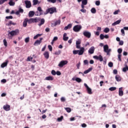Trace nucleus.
Listing matches in <instances>:
<instances>
[{
	"label": "nucleus",
	"instance_id": "44",
	"mask_svg": "<svg viewBox=\"0 0 128 128\" xmlns=\"http://www.w3.org/2000/svg\"><path fill=\"white\" fill-rule=\"evenodd\" d=\"M63 119H64V116H61L60 118H58V122H62V120Z\"/></svg>",
	"mask_w": 128,
	"mask_h": 128
},
{
	"label": "nucleus",
	"instance_id": "50",
	"mask_svg": "<svg viewBox=\"0 0 128 128\" xmlns=\"http://www.w3.org/2000/svg\"><path fill=\"white\" fill-rule=\"evenodd\" d=\"M51 74L52 76H56V72L54 70H52Z\"/></svg>",
	"mask_w": 128,
	"mask_h": 128
},
{
	"label": "nucleus",
	"instance_id": "34",
	"mask_svg": "<svg viewBox=\"0 0 128 128\" xmlns=\"http://www.w3.org/2000/svg\"><path fill=\"white\" fill-rule=\"evenodd\" d=\"M91 12L92 14H96V8H93L91 9Z\"/></svg>",
	"mask_w": 128,
	"mask_h": 128
},
{
	"label": "nucleus",
	"instance_id": "9",
	"mask_svg": "<svg viewBox=\"0 0 128 128\" xmlns=\"http://www.w3.org/2000/svg\"><path fill=\"white\" fill-rule=\"evenodd\" d=\"M83 35L84 36H86V38H90V36H92V34L88 31L84 32Z\"/></svg>",
	"mask_w": 128,
	"mask_h": 128
},
{
	"label": "nucleus",
	"instance_id": "32",
	"mask_svg": "<svg viewBox=\"0 0 128 128\" xmlns=\"http://www.w3.org/2000/svg\"><path fill=\"white\" fill-rule=\"evenodd\" d=\"M64 110L67 112H72V108H64Z\"/></svg>",
	"mask_w": 128,
	"mask_h": 128
},
{
	"label": "nucleus",
	"instance_id": "56",
	"mask_svg": "<svg viewBox=\"0 0 128 128\" xmlns=\"http://www.w3.org/2000/svg\"><path fill=\"white\" fill-rule=\"evenodd\" d=\"M113 74H118V70H116V69H114L113 70Z\"/></svg>",
	"mask_w": 128,
	"mask_h": 128
},
{
	"label": "nucleus",
	"instance_id": "26",
	"mask_svg": "<svg viewBox=\"0 0 128 128\" xmlns=\"http://www.w3.org/2000/svg\"><path fill=\"white\" fill-rule=\"evenodd\" d=\"M8 4L10 6H14V4H16V2H12V0H10V2H8Z\"/></svg>",
	"mask_w": 128,
	"mask_h": 128
},
{
	"label": "nucleus",
	"instance_id": "49",
	"mask_svg": "<svg viewBox=\"0 0 128 128\" xmlns=\"http://www.w3.org/2000/svg\"><path fill=\"white\" fill-rule=\"evenodd\" d=\"M60 24V20H57L55 22V24L56 26L58 24Z\"/></svg>",
	"mask_w": 128,
	"mask_h": 128
},
{
	"label": "nucleus",
	"instance_id": "61",
	"mask_svg": "<svg viewBox=\"0 0 128 128\" xmlns=\"http://www.w3.org/2000/svg\"><path fill=\"white\" fill-rule=\"evenodd\" d=\"M56 74H57V76H60V74H62V73L60 71H57L56 72Z\"/></svg>",
	"mask_w": 128,
	"mask_h": 128
},
{
	"label": "nucleus",
	"instance_id": "27",
	"mask_svg": "<svg viewBox=\"0 0 128 128\" xmlns=\"http://www.w3.org/2000/svg\"><path fill=\"white\" fill-rule=\"evenodd\" d=\"M16 23H14V22L12 21H10L8 24V26H16Z\"/></svg>",
	"mask_w": 128,
	"mask_h": 128
},
{
	"label": "nucleus",
	"instance_id": "25",
	"mask_svg": "<svg viewBox=\"0 0 128 128\" xmlns=\"http://www.w3.org/2000/svg\"><path fill=\"white\" fill-rule=\"evenodd\" d=\"M115 78L116 82H120V80H122V78H120V76L119 75L116 76Z\"/></svg>",
	"mask_w": 128,
	"mask_h": 128
},
{
	"label": "nucleus",
	"instance_id": "1",
	"mask_svg": "<svg viewBox=\"0 0 128 128\" xmlns=\"http://www.w3.org/2000/svg\"><path fill=\"white\" fill-rule=\"evenodd\" d=\"M20 34V30L18 29H16L14 30H12L8 32V36L10 38H12L14 36H18Z\"/></svg>",
	"mask_w": 128,
	"mask_h": 128
},
{
	"label": "nucleus",
	"instance_id": "60",
	"mask_svg": "<svg viewBox=\"0 0 128 128\" xmlns=\"http://www.w3.org/2000/svg\"><path fill=\"white\" fill-rule=\"evenodd\" d=\"M50 30V29L48 28H46L45 30V32H48Z\"/></svg>",
	"mask_w": 128,
	"mask_h": 128
},
{
	"label": "nucleus",
	"instance_id": "53",
	"mask_svg": "<svg viewBox=\"0 0 128 128\" xmlns=\"http://www.w3.org/2000/svg\"><path fill=\"white\" fill-rule=\"evenodd\" d=\"M118 58L120 62H122V54H119L118 55Z\"/></svg>",
	"mask_w": 128,
	"mask_h": 128
},
{
	"label": "nucleus",
	"instance_id": "39",
	"mask_svg": "<svg viewBox=\"0 0 128 128\" xmlns=\"http://www.w3.org/2000/svg\"><path fill=\"white\" fill-rule=\"evenodd\" d=\"M48 2H52V4H54L56 2V0H47Z\"/></svg>",
	"mask_w": 128,
	"mask_h": 128
},
{
	"label": "nucleus",
	"instance_id": "30",
	"mask_svg": "<svg viewBox=\"0 0 128 128\" xmlns=\"http://www.w3.org/2000/svg\"><path fill=\"white\" fill-rule=\"evenodd\" d=\"M82 4L86 6V4H88V0H83L82 1Z\"/></svg>",
	"mask_w": 128,
	"mask_h": 128
},
{
	"label": "nucleus",
	"instance_id": "48",
	"mask_svg": "<svg viewBox=\"0 0 128 128\" xmlns=\"http://www.w3.org/2000/svg\"><path fill=\"white\" fill-rule=\"evenodd\" d=\"M128 70V66H126V67L122 69V72H126Z\"/></svg>",
	"mask_w": 128,
	"mask_h": 128
},
{
	"label": "nucleus",
	"instance_id": "2",
	"mask_svg": "<svg viewBox=\"0 0 128 128\" xmlns=\"http://www.w3.org/2000/svg\"><path fill=\"white\" fill-rule=\"evenodd\" d=\"M56 7H52L48 8L46 11V12L44 13V14H52L54 12H56Z\"/></svg>",
	"mask_w": 128,
	"mask_h": 128
},
{
	"label": "nucleus",
	"instance_id": "41",
	"mask_svg": "<svg viewBox=\"0 0 128 128\" xmlns=\"http://www.w3.org/2000/svg\"><path fill=\"white\" fill-rule=\"evenodd\" d=\"M84 66H86V64H88V60H84Z\"/></svg>",
	"mask_w": 128,
	"mask_h": 128
},
{
	"label": "nucleus",
	"instance_id": "64",
	"mask_svg": "<svg viewBox=\"0 0 128 128\" xmlns=\"http://www.w3.org/2000/svg\"><path fill=\"white\" fill-rule=\"evenodd\" d=\"M82 128H86V124H82Z\"/></svg>",
	"mask_w": 128,
	"mask_h": 128
},
{
	"label": "nucleus",
	"instance_id": "51",
	"mask_svg": "<svg viewBox=\"0 0 128 128\" xmlns=\"http://www.w3.org/2000/svg\"><path fill=\"white\" fill-rule=\"evenodd\" d=\"M80 12H83V14H86V9H81L80 10Z\"/></svg>",
	"mask_w": 128,
	"mask_h": 128
},
{
	"label": "nucleus",
	"instance_id": "10",
	"mask_svg": "<svg viewBox=\"0 0 128 128\" xmlns=\"http://www.w3.org/2000/svg\"><path fill=\"white\" fill-rule=\"evenodd\" d=\"M94 58H95V60H100V62H102L104 60V58H102V55L98 56H93Z\"/></svg>",
	"mask_w": 128,
	"mask_h": 128
},
{
	"label": "nucleus",
	"instance_id": "14",
	"mask_svg": "<svg viewBox=\"0 0 128 128\" xmlns=\"http://www.w3.org/2000/svg\"><path fill=\"white\" fill-rule=\"evenodd\" d=\"M43 54L46 60H48V58H50V52L46 51Z\"/></svg>",
	"mask_w": 128,
	"mask_h": 128
},
{
	"label": "nucleus",
	"instance_id": "45",
	"mask_svg": "<svg viewBox=\"0 0 128 128\" xmlns=\"http://www.w3.org/2000/svg\"><path fill=\"white\" fill-rule=\"evenodd\" d=\"M6 20H12V18H13V17H12V16H6Z\"/></svg>",
	"mask_w": 128,
	"mask_h": 128
},
{
	"label": "nucleus",
	"instance_id": "57",
	"mask_svg": "<svg viewBox=\"0 0 128 128\" xmlns=\"http://www.w3.org/2000/svg\"><path fill=\"white\" fill-rule=\"evenodd\" d=\"M96 6H100V2L98 0L96 2Z\"/></svg>",
	"mask_w": 128,
	"mask_h": 128
},
{
	"label": "nucleus",
	"instance_id": "59",
	"mask_svg": "<svg viewBox=\"0 0 128 128\" xmlns=\"http://www.w3.org/2000/svg\"><path fill=\"white\" fill-rule=\"evenodd\" d=\"M80 44H82V42H80V40H77L76 42V45Z\"/></svg>",
	"mask_w": 128,
	"mask_h": 128
},
{
	"label": "nucleus",
	"instance_id": "37",
	"mask_svg": "<svg viewBox=\"0 0 128 128\" xmlns=\"http://www.w3.org/2000/svg\"><path fill=\"white\" fill-rule=\"evenodd\" d=\"M4 44L5 46H8V42H6V40L4 39L3 40Z\"/></svg>",
	"mask_w": 128,
	"mask_h": 128
},
{
	"label": "nucleus",
	"instance_id": "54",
	"mask_svg": "<svg viewBox=\"0 0 128 128\" xmlns=\"http://www.w3.org/2000/svg\"><path fill=\"white\" fill-rule=\"evenodd\" d=\"M77 68L80 70V62H78V63L76 64Z\"/></svg>",
	"mask_w": 128,
	"mask_h": 128
},
{
	"label": "nucleus",
	"instance_id": "46",
	"mask_svg": "<svg viewBox=\"0 0 128 128\" xmlns=\"http://www.w3.org/2000/svg\"><path fill=\"white\" fill-rule=\"evenodd\" d=\"M48 48L50 52H52V46L48 45Z\"/></svg>",
	"mask_w": 128,
	"mask_h": 128
},
{
	"label": "nucleus",
	"instance_id": "22",
	"mask_svg": "<svg viewBox=\"0 0 128 128\" xmlns=\"http://www.w3.org/2000/svg\"><path fill=\"white\" fill-rule=\"evenodd\" d=\"M34 11H30L28 13V16L29 18H32L34 16Z\"/></svg>",
	"mask_w": 128,
	"mask_h": 128
},
{
	"label": "nucleus",
	"instance_id": "6",
	"mask_svg": "<svg viewBox=\"0 0 128 128\" xmlns=\"http://www.w3.org/2000/svg\"><path fill=\"white\" fill-rule=\"evenodd\" d=\"M80 30H82V26L80 25H76L73 28V30L75 32H78L80 31Z\"/></svg>",
	"mask_w": 128,
	"mask_h": 128
},
{
	"label": "nucleus",
	"instance_id": "62",
	"mask_svg": "<svg viewBox=\"0 0 128 128\" xmlns=\"http://www.w3.org/2000/svg\"><path fill=\"white\" fill-rule=\"evenodd\" d=\"M121 32L122 34V36H124V29H122Z\"/></svg>",
	"mask_w": 128,
	"mask_h": 128
},
{
	"label": "nucleus",
	"instance_id": "33",
	"mask_svg": "<svg viewBox=\"0 0 128 128\" xmlns=\"http://www.w3.org/2000/svg\"><path fill=\"white\" fill-rule=\"evenodd\" d=\"M42 36V34H37L36 36H35L34 37V40H36V38H38L40 36Z\"/></svg>",
	"mask_w": 128,
	"mask_h": 128
},
{
	"label": "nucleus",
	"instance_id": "31",
	"mask_svg": "<svg viewBox=\"0 0 128 128\" xmlns=\"http://www.w3.org/2000/svg\"><path fill=\"white\" fill-rule=\"evenodd\" d=\"M87 90V92H88V93L89 94H92V89L90 88H88L86 89Z\"/></svg>",
	"mask_w": 128,
	"mask_h": 128
},
{
	"label": "nucleus",
	"instance_id": "35",
	"mask_svg": "<svg viewBox=\"0 0 128 128\" xmlns=\"http://www.w3.org/2000/svg\"><path fill=\"white\" fill-rule=\"evenodd\" d=\"M116 90V87H110L109 88V90H110V92H114V90Z\"/></svg>",
	"mask_w": 128,
	"mask_h": 128
},
{
	"label": "nucleus",
	"instance_id": "21",
	"mask_svg": "<svg viewBox=\"0 0 128 128\" xmlns=\"http://www.w3.org/2000/svg\"><path fill=\"white\" fill-rule=\"evenodd\" d=\"M66 36V33H64L63 36V40H64L65 42H66V40H68V37Z\"/></svg>",
	"mask_w": 128,
	"mask_h": 128
},
{
	"label": "nucleus",
	"instance_id": "43",
	"mask_svg": "<svg viewBox=\"0 0 128 128\" xmlns=\"http://www.w3.org/2000/svg\"><path fill=\"white\" fill-rule=\"evenodd\" d=\"M118 52L119 54H120L122 52V49L120 48L118 50Z\"/></svg>",
	"mask_w": 128,
	"mask_h": 128
},
{
	"label": "nucleus",
	"instance_id": "47",
	"mask_svg": "<svg viewBox=\"0 0 128 128\" xmlns=\"http://www.w3.org/2000/svg\"><path fill=\"white\" fill-rule=\"evenodd\" d=\"M18 11L20 14H24V9L22 8H20Z\"/></svg>",
	"mask_w": 128,
	"mask_h": 128
},
{
	"label": "nucleus",
	"instance_id": "52",
	"mask_svg": "<svg viewBox=\"0 0 128 128\" xmlns=\"http://www.w3.org/2000/svg\"><path fill=\"white\" fill-rule=\"evenodd\" d=\"M100 40H104V34H100Z\"/></svg>",
	"mask_w": 128,
	"mask_h": 128
},
{
	"label": "nucleus",
	"instance_id": "20",
	"mask_svg": "<svg viewBox=\"0 0 128 128\" xmlns=\"http://www.w3.org/2000/svg\"><path fill=\"white\" fill-rule=\"evenodd\" d=\"M120 22H122L121 20H118L117 21L115 22H114L112 24V26H116V24H120Z\"/></svg>",
	"mask_w": 128,
	"mask_h": 128
},
{
	"label": "nucleus",
	"instance_id": "17",
	"mask_svg": "<svg viewBox=\"0 0 128 128\" xmlns=\"http://www.w3.org/2000/svg\"><path fill=\"white\" fill-rule=\"evenodd\" d=\"M88 53L90 54H92L94 52V47L92 46L88 50Z\"/></svg>",
	"mask_w": 128,
	"mask_h": 128
},
{
	"label": "nucleus",
	"instance_id": "55",
	"mask_svg": "<svg viewBox=\"0 0 128 128\" xmlns=\"http://www.w3.org/2000/svg\"><path fill=\"white\" fill-rule=\"evenodd\" d=\"M60 100H61V102H66V98H64V97H62L60 98Z\"/></svg>",
	"mask_w": 128,
	"mask_h": 128
},
{
	"label": "nucleus",
	"instance_id": "5",
	"mask_svg": "<svg viewBox=\"0 0 128 128\" xmlns=\"http://www.w3.org/2000/svg\"><path fill=\"white\" fill-rule=\"evenodd\" d=\"M39 22L40 18H31L29 20V24H34V22Z\"/></svg>",
	"mask_w": 128,
	"mask_h": 128
},
{
	"label": "nucleus",
	"instance_id": "16",
	"mask_svg": "<svg viewBox=\"0 0 128 128\" xmlns=\"http://www.w3.org/2000/svg\"><path fill=\"white\" fill-rule=\"evenodd\" d=\"M39 22H40V23L38 24V26H42V24H44V22H45L46 20H44V18H40Z\"/></svg>",
	"mask_w": 128,
	"mask_h": 128
},
{
	"label": "nucleus",
	"instance_id": "15",
	"mask_svg": "<svg viewBox=\"0 0 128 128\" xmlns=\"http://www.w3.org/2000/svg\"><path fill=\"white\" fill-rule=\"evenodd\" d=\"M44 40L42 38H40V40H36L34 43V46H36L37 44H42V40Z\"/></svg>",
	"mask_w": 128,
	"mask_h": 128
},
{
	"label": "nucleus",
	"instance_id": "12",
	"mask_svg": "<svg viewBox=\"0 0 128 128\" xmlns=\"http://www.w3.org/2000/svg\"><path fill=\"white\" fill-rule=\"evenodd\" d=\"M3 108L6 112H8V110H10V106L8 104L4 105L3 106Z\"/></svg>",
	"mask_w": 128,
	"mask_h": 128
},
{
	"label": "nucleus",
	"instance_id": "8",
	"mask_svg": "<svg viewBox=\"0 0 128 128\" xmlns=\"http://www.w3.org/2000/svg\"><path fill=\"white\" fill-rule=\"evenodd\" d=\"M68 61L66 60H62L59 64H58V66L59 68H63L64 66H66V64H68Z\"/></svg>",
	"mask_w": 128,
	"mask_h": 128
},
{
	"label": "nucleus",
	"instance_id": "3",
	"mask_svg": "<svg viewBox=\"0 0 128 128\" xmlns=\"http://www.w3.org/2000/svg\"><path fill=\"white\" fill-rule=\"evenodd\" d=\"M84 52V48H81L80 50H74L73 51L74 54H78V56H82Z\"/></svg>",
	"mask_w": 128,
	"mask_h": 128
},
{
	"label": "nucleus",
	"instance_id": "38",
	"mask_svg": "<svg viewBox=\"0 0 128 128\" xmlns=\"http://www.w3.org/2000/svg\"><path fill=\"white\" fill-rule=\"evenodd\" d=\"M24 42H26V44H28V42H30V37L26 38L24 40Z\"/></svg>",
	"mask_w": 128,
	"mask_h": 128
},
{
	"label": "nucleus",
	"instance_id": "23",
	"mask_svg": "<svg viewBox=\"0 0 128 128\" xmlns=\"http://www.w3.org/2000/svg\"><path fill=\"white\" fill-rule=\"evenodd\" d=\"M8 60H6V62H4L1 64V68H6V66H8Z\"/></svg>",
	"mask_w": 128,
	"mask_h": 128
},
{
	"label": "nucleus",
	"instance_id": "29",
	"mask_svg": "<svg viewBox=\"0 0 128 128\" xmlns=\"http://www.w3.org/2000/svg\"><path fill=\"white\" fill-rule=\"evenodd\" d=\"M60 54H62V51L60 50H58V51H56L54 52V54H56V56H60Z\"/></svg>",
	"mask_w": 128,
	"mask_h": 128
},
{
	"label": "nucleus",
	"instance_id": "42",
	"mask_svg": "<svg viewBox=\"0 0 128 128\" xmlns=\"http://www.w3.org/2000/svg\"><path fill=\"white\" fill-rule=\"evenodd\" d=\"M108 66L110 68H112V66H114V64L112 62H110L108 64Z\"/></svg>",
	"mask_w": 128,
	"mask_h": 128
},
{
	"label": "nucleus",
	"instance_id": "18",
	"mask_svg": "<svg viewBox=\"0 0 128 128\" xmlns=\"http://www.w3.org/2000/svg\"><path fill=\"white\" fill-rule=\"evenodd\" d=\"M118 95L120 96H124V91H122V88H119Z\"/></svg>",
	"mask_w": 128,
	"mask_h": 128
},
{
	"label": "nucleus",
	"instance_id": "40",
	"mask_svg": "<svg viewBox=\"0 0 128 128\" xmlns=\"http://www.w3.org/2000/svg\"><path fill=\"white\" fill-rule=\"evenodd\" d=\"M104 32H106V34H108L110 32V28H106L104 30Z\"/></svg>",
	"mask_w": 128,
	"mask_h": 128
},
{
	"label": "nucleus",
	"instance_id": "36",
	"mask_svg": "<svg viewBox=\"0 0 128 128\" xmlns=\"http://www.w3.org/2000/svg\"><path fill=\"white\" fill-rule=\"evenodd\" d=\"M76 80L77 82H82V79L80 78H76Z\"/></svg>",
	"mask_w": 128,
	"mask_h": 128
},
{
	"label": "nucleus",
	"instance_id": "11",
	"mask_svg": "<svg viewBox=\"0 0 128 128\" xmlns=\"http://www.w3.org/2000/svg\"><path fill=\"white\" fill-rule=\"evenodd\" d=\"M24 2L26 8H30L32 7V2H30V1L26 0Z\"/></svg>",
	"mask_w": 128,
	"mask_h": 128
},
{
	"label": "nucleus",
	"instance_id": "7",
	"mask_svg": "<svg viewBox=\"0 0 128 128\" xmlns=\"http://www.w3.org/2000/svg\"><path fill=\"white\" fill-rule=\"evenodd\" d=\"M38 11L36 12L35 16H42V12L44 11H42V7L39 6L37 8Z\"/></svg>",
	"mask_w": 128,
	"mask_h": 128
},
{
	"label": "nucleus",
	"instance_id": "58",
	"mask_svg": "<svg viewBox=\"0 0 128 128\" xmlns=\"http://www.w3.org/2000/svg\"><path fill=\"white\" fill-rule=\"evenodd\" d=\"M118 12H120V10H117L114 12V14H118Z\"/></svg>",
	"mask_w": 128,
	"mask_h": 128
},
{
	"label": "nucleus",
	"instance_id": "19",
	"mask_svg": "<svg viewBox=\"0 0 128 128\" xmlns=\"http://www.w3.org/2000/svg\"><path fill=\"white\" fill-rule=\"evenodd\" d=\"M72 26V24H70L64 28V30H67L70 29Z\"/></svg>",
	"mask_w": 128,
	"mask_h": 128
},
{
	"label": "nucleus",
	"instance_id": "63",
	"mask_svg": "<svg viewBox=\"0 0 128 128\" xmlns=\"http://www.w3.org/2000/svg\"><path fill=\"white\" fill-rule=\"evenodd\" d=\"M119 44L120 46H122L124 44V41H119Z\"/></svg>",
	"mask_w": 128,
	"mask_h": 128
},
{
	"label": "nucleus",
	"instance_id": "4",
	"mask_svg": "<svg viewBox=\"0 0 128 128\" xmlns=\"http://www.w3.org/2000/svg\"><path fill=\"white\" fill-rule=\"evenodd\" d=\"M104 50L107 54V56H110V52H112V49H109L108 46L106 44L104 46Z\"/></svg>",
	"mask_w": 128,
	"mask_h": 128
},
{
	"label": "nucleus",
	"instance_id": "28",
	"mask_svg": "<svg viewBox=\"0 0 128 128\" xmlns=\"http://www.w3.org/2000/svg\"><path fill=\"white\" fill-rule=\"evenodd\" d=\"M38 4H40L38 0H33V6H36Z\"/></svg>",
	"mask_w": 128,
	"mask_h": 128
},
{
	"label": "nucleus",
	"instance_id": "13",
	"mask_svg": "<svg viewBox=\"0 0 128 128\" xmlns=\"http://www.w3.org/2000/svg\"><path fill=\"white\" fill-rule=\"evenodd\" d=\"M28 24H30V20H28V18H26L23 22V26H24V28H26V26H28Z\"/></svg>",
	"mask_w": 128,
	"mask_h": 128
},
{
	"label": "nucleus",
	"instance_id": "24",
	"mask_svg": "<svg viewBox=\"0 0 128 128\" xmlns=\"http://www.w3.org/2000/svg\"><path fill=\"white\" fill-rule=\"evenodd\" d=\"M45 80H54V78L52 76H47L44 79Z\"/></svg>",
	"mask_w": 128,
	"mask_h": 128
}]
</instances>
